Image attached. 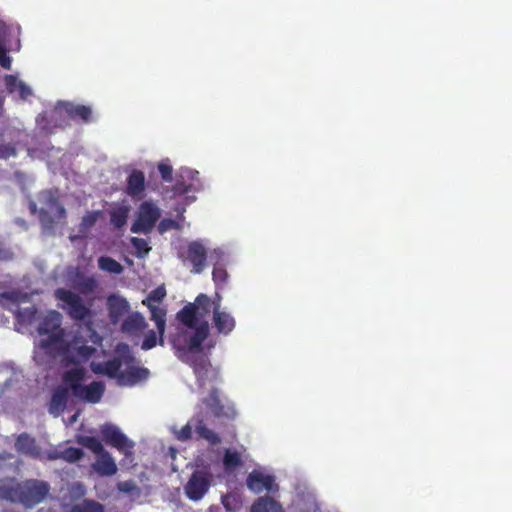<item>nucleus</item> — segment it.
<instances>
[{
	"label": "nucleus",
	"mask_w": 512,
	"mask_h": 512,
	"mask_svg": "<svg viewBox=\"0 0 512 512\" xmlns=\"http://www.w3.org/2000/svg\"><path fill=\"white\" fill-rule=\"evenodd\" d=\"M211 300L206 294H199L193 303L186 304L176 314L183 325L171 338V344L179 359L184 360L188 353H200L202 344L209 336V323L203 318L210 312Z\"/></svg>",
	"instance_id": "nucleus-1"
},
{
	"label": "nucleus",
	"mask_w": 512,
	"mask_h": 512,
	"mask_svg": "<svg viewBox=\"0 0 512 512\" xmlns=\"http://www.w3.org/2000/svg\"><path fill=\"white\" fill-rule=\"evenodd\" d=\"M39 320L37 332L41 336H47L40 340L39 347L46 352L66 349L68 345L65 341V330L62 328V314L56 310H49Z\"/></svg>",
	"instance_id": "nucleus-2"
},
{
	"label": "nucleus",
	"mask_w": 512,
	"mask_h": 512,
	"mask_svg": "<svg viewBox=\"0 0 512 512\" xmlns=\"http://www.w3.org/2000/svg\"><path fill=\"white\" fill-rule=\"evenodd\" d=\"M165 296V289L163 287H157L148 294L145 300H143V304L150 311V319L155 322L157 333L160 334V346L164 345L167 310L165 307H161L159 304L163 301Z\"/></svg>",
	"instance_id": "nucleus-3"
},
{
	"label": "nucleus",
	"mask_w": 512,
	"mask_h": 512,
	"mask_svg": "<svg viewBox=\"0 0 512 512\" xmlns=\"http://www.w3.org/2000/svg\"><path fill=\"white\" fill-rule=\"evenodd\" d=\"M201 413L205 416H235L234 404L226 397L221 398L220 391L212 388L207 397L200 403Z\"/></svg>",
	"instance_id": "nucleus-4"
},
{
	"label": "nucleus",
	"mask_w": 512,
	"mask_h": 512,
	"mask_svg": "<svg viewBox=\"0 0 512 512\" xmlns=\"http://www.w3.org/2000/svg\"><path fill=\"white\" fill-rule=\"evenodd\" d=\"M55 297L64 303L62 308L67 311L71 319L83 321L91 316L90 308L84 304L82 298L75 292L58 288L55 291Z\"/></svg>",
	"instance_id": "nucleus-5"
},
{
	"label": "nucleus",
	"mask_w": 512,
	"mask_h": 512,
	"mask_svg": "<svg viewBox=\"0 0 512 512\" xmlns=\"http://www.w3.org/2000/svg\"><path fill=\"white\" fill-rule=\"evenodd\" d=\"M161 216V211L157 205L152 202L144 201L140 204L136 219L131 225L133 233H150Z\"/></svg>",
	"instance_id": "nucleus-6"
},
{
	"label": "nucleus",
	"mask_w": 512,
	"mask_h": 512,
	"mask_svg": "<svg viewBox=\"0 0 512 512\" xmlns=\"http://www.w3.org/2000/svg\"><path fill=\"white\" fill-rule=\"evenodd\" d=\"M50 491V485L46 481L31 479L20 484V499L26 507H33L44 501Z\"/></svg>",
	"instance_id": "nucleus-7"
},
{
	"label": "nucleus",
	"mask_w": 512,
	"mask_h": 512,
	"mask_svg": "<svg viewBox=\"0 0 512 512\" xmlns=\"http://www.w3.org/2000/svg\"><path fill=\"white\" fill-rule=\"evenodd\" d=\"M103 439L113 447L117 448L125 456H131L135 447V442L129 439L119 427L113 424H105L101 427Z\"/></svg>",
	"instance_id": "nucleus-8"
},
{
	"label": "nucleus",
	"mask_w": 512,
	"mask_h": 512,
	"mask_svg": "<svg viewBox=\"0 0 512 512\" xmlns=\"http://www.w3.org/2000/svg\"><path fill=\"white\" fill-rule=\"evenodd\" d=\"M211 477L208 473L196 470L184 487L185 494L192 501L201 500L210 488Z\"/></svg>",
	"instance_id": "nucleus-9"
},
{
	"label": "nucleus",
	"mask_w": 512,
	"mask_h": 512,
	"mask_svg": "<svg viewBox=\"0 0 512 512\" xmlns=\"http://www.w3.org/2000/svg\"><path fill=\"white\" fill-rule=\"evenodd\" d=\"M186 260L192 265L191 272L200 274L206 266L207 251L199 241H192L187 245Z\"/></svg>",
	"instance_id": "nucleus-10"
},
{
	"label": "nucleus",
	"mask_w": 512,
	"mask_h": 512,
	"mask_svg": "<svg viewBox=\"0 0 512 512\" xmlns=\"http://www.w3.org/2000/svg\"><path fill=\"white\" fill-rule=\"evenodd\" d=\"M150 372L145 367L131 365L125 370H120L117 385L120 387H133L139 383L145 382L149 378Z\"/></svg>",
	"instance_id": "nucleus-11"
},
{
	"label": "nucleus",
	"mask_w": 512,
	"mask_h": 512,
	"mask_svg": "<svg viewBox=\"0 0 512 512\" xmlns=\"http://www.w3.org/2000/svg\"><path fill=\"white\" fill-rule=\"evenodd\" d=\"M122 368V360L119 357H114L107 361L102 362H91L90 370L95 375H104L110 379H115L118 382L120 370Z\"/></svg>",
	"instance_id": "nucleus-12"
},
{
	"label": "nucleus",
	"mask_w": 512,
	"mask_h": 512,
	"mask_svg": "<svg viewBox=\"0 0 512 512\" xmlns=\"http://www.w3.org/2000/svg\"><path fill=\"white\" fill-rule=\"evenodd\" d=\"M107 310L111 323L118 324L129 312L130 305L124 297L112 294L107 298Z\"/></svg>",
	"instance_id": "nucleus-13"
},
{
	"label": "nucleus",
	"mask_w": 512,
	"mask_h": 512,
	"mask_svg": "<svg viewBox=\"0 0 512 512\" xmlns=\"http://www.w3.org/2000/svg\"><path fill=\"white\" fill-rule=\"evenodd\" d=\"M213 323L219 334L228 335L230 334L236 325L234 317L220 310V303L213 302Z\"/></svg>",
	"instance_id": "nucleus-14"
},
{
	"label": "nucleus",
	"mask_w": 512,
	"mask_h": 512,
	"mask_svg": "<svg viewBox=\"0 0 512 512\" xmlns=\"http://www.w3.org/2000/svg\"><path fill=\"white\" fill-rule=\"evenodd\" d=\"M247 487L254 493H261L263 491H274L276 485L274 477L264 475L258 471H252L247 477Z\"/></svg>",
	"instance_id": "nucleus-15"
},
{
	"label": "nucleus",
	"mask_w": 512,
	"mask_h": 512,
	"mask_svg": "<svg viewBox=\"0 0 512 512\" xmlns=\"http://www.w3.org/2000/svg\"><path fill=\"white\" fill-rule=\"evenodd\" d=\"M59 107L74 121L80 120L83 123H89L93 120V111L90 106L60 102Z\"/></svg>",
	"instance_id": "nucleus-16"
},
{
	"label": "nucleus",
	"mask_w": 512,
	"mask_h": 512,
	"mask_svg": "<svg viewBox=\"0 0 512 512\" xmlns=\"http://www.w3.org/2000/svg\"><path fill=\"white\" fill-rule=\"evenodd\" d=\"M92 468L98 475L104 477L113 476L118 470L115 459L108 451H104L96 456Z\"/></svg>",
	"instance_id": "nucleus-17"
},
{
	"label": "nucleus",
	"mask_w": 512,
	"mask_h": 512,
	"mask_svg": "<svg viewBox=\"0 0 512 512\" xmlns=\"http://www.w3.org/2000/svg\"><path fill=\"white\" fill-rule=\"evenodd\" d=\"M189 354L190 353L185 356L183 361L190 364V366L193 368V372L196 376L198 385L203 387L206 383L208 373L211 370V363L207 358L203 356H196L190 359Z\"/></svg>",
	"instance_id": "nucleus-18"
},
{
	"label": "nucleus",
	"mask_w": 512,
	"mask_h": 512,
	"mask_svg": "<svg viewBox=\"0 0 512 512\" xmlns=\"http://www.w3.org/2000/svg\"><path fill=\"white\" fill-rule=\"evenodd\" d=\"M105 392V384L101 381H93L89 385H82L75 397L88 403H98Z\"/></svg>",
	"instance_id": "nucleus-19"
},
{
	"label": "nucleus",
	"mask_w": 512,
	"mask_h": 512,
	"mask_svg": "<svg viewBox=\"0 0 512 512\" xmlns=\"http://www.w3.org/2000/svg\"><path fill=\"white\" fill-rule=\"evenodd\" d=\"M148 324L139 312L129 314L122 322V332L129 335H138L147 328Z\"/></svg>",
	"instance_id": "nucleus-20"
},
{
	"label": "nucleus",
	"mask_w": 512,
	"mask_h": 512,
	"mask_svg": "<svg viewBox=\"0 0 512 512\" xmlns=\"http://www.w3.org/2000/svg\"><path fill=\"white\" fill-rule=\"evenodd\" d=\"M145 190V175L141 170L134 169L126 181V193L133 197H140Z\"/></svg>",
	"instance_id": "nucleus-21"
},
{
	"label": "nucleus",
	"mask_w": 512,
	"mask_h": 512,
	"mask_svg": "<svg viewBox=\"0 0 512 512\" xmlns=\"http://www.w3.org/2000/svg\"><path fill=\"white\" fill-rule=\"evenodd\" d=\"M63 382L71 389L73 395L80 390L82 387V381L85 378V369L82 367H76L69 369L63 374Z\"/></svg>",
	"instance_id": "nucleus-22"
},
{
	"label": "nucleus",
	"mask_w": 512,
	"mask_h": 512,
	"mask_svg": "<svg viewBox=\"0 0 512 512\" xmlns=\"http://www.w3.org/2000/svg\"><path fill=\"white\" fill-rule=\"evenodd\" d=\"M20 484L13 479L0 480V499L10 502H19Z\"/></svg>",
	"instance_id": "nucleus-23"
},
{
	"label": "nucleus",
	"mask_w": 512,
	"mask_h": 512,
	"mask_svg": "<svg viewBox=\"0 0 512 512\" xmlns=\"http://www.w3.org/2000/svg\"><path fill=\"white\" fill-rule=\"evenodd\" d=\"M68 399L69 393L66 388H56L51 397L49 412L51 414H58L63 412L68 403Z\"/></svg>",
	"instance_id": "nucleus-24"
},
{
	"label": "nucleus",
	"mask_w": 512,
	"mask_h": 512,
	"mask_svg": "<svg viewBox=\"0 0 512 512\" xmlns=\"http://www.w3.org/2000/svg\"><path fill=\"white\" fill-rule=\"evenodd\" d=\"M250 512H283V509L281 504L270 496H262L252 504Z\"/></svg>",
	"instance_id": "nucleus-25"
},
{
	"label": "nucleus",
	"mask_w": 512,
	"mask_h": 512,
	"mask_svg": "<svg viewBox=\"0 0 512 512\" xmlns=\"http://www.w3.org/2000/svg\"><path fill=\"white\" fill-rule=\"evenodd\" d=\"M15 447L19 452L26 455L37 457L39 455V448L35 444V440L26 433L20 434L15 443Z\"/></svg>",
	"instance_id": "nucleus-26"
},
{
	"label": "nucleus",
	"mask_w": 512,
	"mask_h": 512,
	"mask_svg": "<svg viewBox=\"0 0 512 512\" xmlns=\"http://www.w3.org/2000/svg\"><path fill=\"white\" fill-rule=\"evenodd\" d=\"M129 208L127 206H118L110 211V223L117 229H121L127 222Z\"/></svg>",
	"instance_id": "nucleus-27"
},
{
	"label": "nucleus",
	"mask_w": 512,
	"mask_h": 512,
	"mask_svg": "<svg viewBox=\"0 0 512 512\" xmlns=\"http://www.w3.org/2000/svg\"><path fill=\"white\" fill-rule=\"evenodd\" d=\"M243 465L241 454L232 449H226L223 456V466L226 471H232Z\"/></svg>",
	"instance_id": "nucleus-28"
},
{
	"label": "nucleus",
	"mask_w": 512,
	"mask_h": 512,
	"mask_svg": "<svg viewBox=\"0 0 512 512\" xmlns=\"http://www.w3.org/2000/svg\"><path fill=\"white\" fill-rule=\"evenodd\" d=\"M37 314L38 309L32 305L30 307L18 309L15 316L19 324L31 325L36 320Z\"/></svg>",
	"instance_id": "nucleus-29"
},
{
	"label": "nucleus",
	"mask_w": 512,
	"mask_h": 512,
	"mask_svg": "<svg viewBox=\"0 0 512 512\" xmlns=\"http://www.w3.org/2000/svg\"><path fill=\"white\" fill-rule=\"evenodd\" d=\"M98 267L103 271L113 274H120L123 272V266L109 256H101L98 259Z\"/></svg>",
	"instance_id": "nucleus-30"
},
{
	"label": "nucleus",
	"mask_w": 512,
	"mask_h": 512,
	"mask_svg": "<svg viewBox=\"0 0 512 512\" xmlns=\"http://www.w3.org/2000/svg\"><path fill=\"white\" fill-rule=\"evenodd\" d=\"M104 506L94 500L85 499L75 504L69 512H103Z\"/></svg>",
	"instance_id": "nucleus-31"
},
{
	"label": "nucleus",
	"mask_w": 512,
	"mask_h": 512,
	"mask_svg": "<svg viewBox=\"0 0 512 512\" xmlns=\"http://www.w3.org/2000/svg\"><path fill=\"white\" fill-rule=\"evenodd\" d=\"M301 512H317L318 503L314 493L307 492L303 495L301 503L298 504Z\"/></svg>",
	"instance_id": "nucleus-32"
},
{
	"label": "nucleus",
	"mask_w": 512,
	"mask_h": 512,
	"mask_svg": "<svg viewBox=\"0 0 512 512\" xmlns=\"http://www.w3.org/2000/svg\"><path fill=\"white\" fill-rule=\"evenodd\" d=\"M101 215V211H88L81 219L80 231H87L92 228Z\"/></svg>",
	"instance_id": "nucleus-33"
},
{
	"label": "nucleus",
	"mask_w": 512,
	"mask_h": 512,
	"mask_svg": "<svg viewBox=\"0 0 512 512\" xmlns=\"http://www.w3.org/2000/svg\"><path fill=\"white\" fill-rule=\"evenodd\" d=\"M130 242H131V245L136 250V256L139 258L146 256L149 253V251L151 250V248L149 247L148 241L146 239L139 238V237H132L130 239Z\"/></svg>",
	"instance_id": "nucleus-34"
},
{
	"label": "nucleus",
	"mask_w": 512,
	"mask_h": 512,
	"mask_svg": "<svg viewBox=\"0 0 512 512\" xmlns=\"http://www.w3.org/2000/svg\"><path fill=\"white\" fill-rule=\"evenodd\" d=\"M81 444L95 453L96 456L106 451L102 443L94 437H83L81 439Z\"/></svg>",
	"instance_id": "nucleus-35"
},
{
	"label": "nucleus",
	"mask_w": 512,
	"mask_h": 512,
	"mask_svg": "<svg viewBox=\"0 0 512 512\" xmlns=\"http://www.w3.org/2000/svg\"><path fill=\"white\" fill-rule=\"evenodd\" d=\"M196 433L200 437L206 439L211 444L220 443V438L218 437V435L214 431L210 430L209 428L201 424L196 427Z\"/></svg>",
	"instance_id": "nucleus-36"
},
{
	"label": "nucleus",
	"mask_w": 512,
	"mask_h": 512,
	"mask_svg": "<svg viewBox=\"0 0 512 512\" xmlns=\"http://www.w3.org/2000/svg\"><path fill=\"white\" fill-rule=\"evenodd\" d=\"M158 335L159 337H157V333L154 330H150L142 341L141 349L147 351L154 348L157 344L160 345V334L158 333Z\"/></svg>",
	"instance_id": "nucleus-37"
},
{
	"label": "nucleus",
	"mask_w": 512,
	"mask_h": 512,
	"mask_svg": "<svg viewBox=\"0 0 512 512\" xmlns=\"http://www.w3.org/2000/svg\"><path fill=\"white\" fill-rule=\"evenodd\" d=\"M63 460L74 463L83 457V451L80 448L68 447L62 450Z\"/></svg>",
	"instance_id": "nucleus-38"
},
{
	"label": "nucleus",
	"mask_w": 512,
	"mask_h": 512,
	"mask_svg": "<svg viewBox=\"0 0 512 512\" xmlns=\"http://www.w3.org/2000/svg\"><path fill=\"white\" fill-rule=\"evenodd\" d=\"M179 228V223L176 220L170 218H164L158 224V231L160 234H163L173 229L177 230Z\"/></svg>",
	"instance_id": "nucleus-39"
},
{
	"label": "nucleus",
	"mask_w": 512,
	"mask_h": 512,
	"mask_svg": "<svg viewBox=\"0 0 512 512\" xmlns=\"http://www.w3.org/2000/svg\"><path fill=\"white\" fill-rule=\"evenodd\" d=\"M212 278L216 285L224 284L227 281L228 273L225 268L215 266L212 272Z\"/></svg>",
	"instance_id": "nucleus-40"
},
{
	"label": "nucleus",
	"mask_w": 512,
	"mask_h": 512,
	"mask_svg": "<svg viewBox=\"0 0 512 512\" xmlns=\"http://www.w3.org/2000/svg\"><path fill=\"white\" fill-rule=\"evenodd\" d=\"M158 171H159L161 178L164 182L172 181L173 168L169 163L160 162L158 165Z\"/></svg>",
	"instance_id": "nucleus-41"
},
{
	"label": "nucleus",
	"mask_w": 512,
	"mask_h": 512,
	"mask_svg": "<svg viewBox=\"0 0 512 512\" xmlns=\"http://www.w3.org/2000/svg\"><path fill=\"white\" fill-rule=\"evenodd\" d=\"M191 189H192V185L185 183L183 178L176 179L175 184L172 187V191L175 195H184V194L190 192Z\"/></svg>",
	"instance_id": "nucleus-42"
},
{
	"label": "nucleus",
	"mask_w": 512,
	"mask_h": 512,
	"mask_svg": "<svg viewBox=\"0 0 512 512\" xmlns=\"http://www.w3.org/2000/svg\"><path fill=\"white\" fill-rule=\"evenodd\" d=\"M96 353V348L88 345H81L76 348V354L77 356L83 360L86 361L89 358H91Z\"/></svg>",
	"instance_id": "nucleus-43"
},
{
	"label": "nucleus",
	"mask_w": 512,
	"mask_h": 512,
	"mask_svg": "<svg viewBox=\"0 0 512 512\" xmlns=\"http://www.w3.org/2000/svg\"><path fill=\"white\" fill-rule=\"evenodd\" d=\"M12 60L8 55V51L0 40V66L6 70L11 69Z\"/></svg>",
	"instance_id": "nucleus-44"
},
{
	"label": "nucleus",
	"mask_w": 512,
	"mask_h": 512,
	"mask_svg": "<svg viewBox=\"0 0 512 512\" xmlns=\"http://www.w3.org/2000/svg\"><path fill=\"white\" fill-rule=\"evenodd\" d=\"M117 489L122 493H132L136 491L137 485L133 480L122 481L117 484Z\"/></svg>",
	"instance_id": "nucleus-45"
},
{
	"label": "nucleus",
	"mask_w": 512,
	"mask_h": 512,
	"mask_svg": "<svg viewBox=\"0 0 512 512\" xmlns=\"http://www.w3.org/2000/svg\"><path fill=\"white\" fill-rule=\"evenodd\" d=\"M16 155V149L11 144H0V159H8Z\"/></svg>",
	"instance_id": "nucleus-46"
},
{
	"label": "nucleus",
	"mask_w": 512,
	"mask_h": 512,
	"mask_svg": "<svg viewBox=\"0 0 512 512\" xmlns=\"http://www.w3.org/2000/svg\"><path fill=\"white\" fill-rule=\"evenodd\" d=\"M174 433L178 440L186 441L191 437L192 427L190 424H186L179 431L174 430Z\"/></svg>",
	"instance_id": "nucleus-47"
},
{
	"label": "nucleus",
	"mask_w": 512,
	"mask_h": 512,
	"mask_svg": "<svg viewBox=\"0 0 512 512\" xmlns=\"http://www.w3.org/2000/svg\"><path fill=\"white\" fill-rule=\"evenodd\" d=\"M21 81L17 79L14 75H6L5 76V84L7 91L9 93H14L17 90L18 84H20Z\"/></svg>",
	"instance_id": "nucleus-48"
},
{
	"label": "nucleus",
	"mask_w": 512,
	"mask_h": 512,
	"mask_svg": "<svg viewBox=\"0 0 512 512\" xmlns=\"http://www.w3.org/2000/svg\"><path fill=\"white\" fill-rule=\"evenodd\" d=\"M18 93H19V96L21 99H26L28 96H30L32 94V91L30 89V87H28L24 82H20V84H18V87H17V90Z\"/></svg>",
	"instance_id": "nucleus-49"
},
{
	"label": "nucleus",
	"mask_w": 512,
	"mask_h": 512,
	"mask_svg": "<svg viewBox=\"0 0 512 512\" xmlns=\"http://www.w3.org/2000/svg\"><path fill=\"white\" fill-rule=\"evenodd\" d=\"M47 457L50 460L63 459L62 450H52L47 453Z\"/></svg>",
	"instance_id": "nucleus-50"
},
{
	"label": "nucleus",
	"mask_w": 512,
	"mask_h": 512,
	"mask_svg": "<svg viewBox=\"0 0 512 512\" xmlns=\"http://www.w3.org/2000/svg\"><path fill=\"white\" fill-rule=\"evenodd\" d=\"M13 258V253L7 249L0 248V260L8 261Z\"/></svg>",
	"instance_id": "nucleus-51"
},
{
	"label": "nucleus",
	"mask_w": 512,
	"mask_h": 512,
	"mask_svg": "<svg viewBox=\"0 0 512 512\" xmlns=\"http://www.w3.org/2000/svg\"><path fill=\"white\" fill-rule=\"evenodd\" d=\"M18 296L19 294L17 292H5L2 294V297L12 301H17Z\"/></svg>",
	"instance_id": "nucleus-52"
},
{
	"label": "nucleus",
	"mask_w": 512,
	"mask_h": 512,
	"mask_svg": "<svg viewBox=\"0 0 512 512\" xmlns=\"http://www.w3.org/2000/svg\"><path fill=\"white\" fill-rule=\"evenodd\" d=\"M85 285H86V287H87L89 290H91V289H93V287H94L95 283H94V281H93V280H89V281H87V282H86V284H85Z\"/></svg>",
	"instance_id": "nucleus-53"
},
{
	"label": "nucleus",
	"mask_w": 512,
	"mask_h": 512,
	"mask_svg": "<svg viewBox=\"0 0 512 512\" xmlns=\"http://www.w3.org/2000/svg\"><path fill=\"white\" fill-rule=\"evenodd\" d=\"M4 101H5V97L0 93V113L3 110Z\"/></svg>",
	"instance_id": "nucleus-54"
},
{
	"label": "nucleus",
	"mask_w": 512,
	"mask_h": 512,
	"mask_svg": "<svg viewBox=\"0 0 512 512\" xmlns=\"http://www.w3.org/2000/svg\"><path fill=\"white\" fill-rule=\"evenodd\" d=\"M78 418H74V417H71V418H68V423L67 424H73L77 421Z\"/></svg>",
	"instance_id": "nucleus-55"
},
{
	"label": "nucleus",
	"mask_w": 512,
	"mask_h": 512,
	"mask_svg": "<svg viewBox=\"0 0 512 512\" xmlns=\"http://www.w3.org/2000/svg\"><path fill=\"white\" fill-rule=\"evenodd\" d=\"M190 174V177L193 178L194 175H198V171H187Z\"/></svg>",
	"instance_id": "nucleus-56"
},
{
	"label": "nucleus",
	"mask_w": 512,
	"mask_h": 512,
	"mask_svg": "<svg viewBox=\"0 0 512 512\" xmlns=\"http://www.w3.org/2000/svg\"><path fill=\"white\" fill-rule=\"evenodd\" d=\"M59 210H60V213H61L62 215H64V214H65V209H64L63 207H60V209H59Z\"/></svg>",
	"instance_id": "nucleus-57"
},
{
	"label": "nucleus",
	"mask_w": 512,
	"mask_h": 512,
	"mask_svg": "<svg viewBox=\"0 0 512 512\" xmlns=\"http://www.w3.org/2000/svg\"><path fill=\"white\" fill-rule=\"evenodd\" d=\"M79 414H80L79 412H76L73 416L77 417V416H79Z\"/></svg>",
	"instance_id": "nucleus-58"
}]
</instances>
